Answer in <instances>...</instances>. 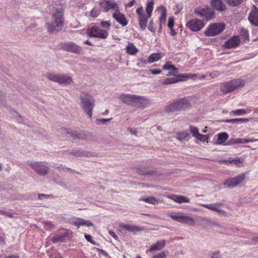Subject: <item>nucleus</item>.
<instances>
[{
    "label": "nucleus",
    "mask_w": 258,
    "mask_h": 258,
    "mask_svg": "<svg viewBox=\"0 0 258 258\" xmlns=\"http://www.w3.org/2000/svg\"><path fill=\"white\" fill-rule=\"evenodd\" d=\"M81 101V107L90 118L92 117V111L95 106V100L89 94L82 92L79 96Z\"/></svg>",
    "instance_id": "2"
},
{
    "label": "nucleus",
    "mask_w": 258,
    "mask_h": 258,
    "mask_svg": "<svg viewBox=\"0 0 258 258\" xmlns=\"http://www.w3.org/2000/svg\"><path fill=\"white\" fill-rule=\"evenodd\" d=\"M153 22L152 20H151L149 22V24L148 26V29L150 31L154 32L155 29L153 28Z\"/></svg>",
    "instance_id": "60"
},
{
    "label": "nucleus",
    "mask_w": 258,
    "mask_h": 258,
    "mask_svg": "<svg viewBox=\"0 0 258 258\" xmlns=\"http://www.w3.org/2000/svg\"><path fill=\"white\" fill-rule=\"evenodd\" d=\"M240 36L244 40H248L249 37L248 31L243 28L241 29L240 31Z\"/></svg>",
    "instance_id": "43"
},
{
    "label": "nucleus",
    "mask_w": 258,
    "mask_h": 258,
    "mask_svg": "<svg viewBox=\"0 0 258 258\" xmlns=\"http://www.w3.org/2000/svg\"><path fill=\"white\" fill-rule=\"evenodd\" d=\"M189 130L190 133L192 135V136L196 138H198L200 136L198 128L194 126L190 125L189 127Z\"/></svg>",
    "instance_id": "38"
},
{
    "label": "nucleus",
    "mask_w": 258,
    "mask_h": 258,
    "mask_svg": "<svg viewBox=\"0 0 258 258\" xmlns=\"http://www.w3.org/2000/svg\"><path fill=\"white\" fill-rule=\"evenodd\" d=\"M171 64H170L169 62H167L165 64L164 66L163 67V69L164 70H171Z\"/></svg>",
    "instance_id": "63"
},
{
    "label": "nucleus",
    "mask_w": 258,
    "mask_h": 258,
    "mask_svg": "<svg viewBox=\"0 0 258 258\" xmlns=\"http://www.w3.org/2000/svg\"><path fill=\"white\" fill-rule=\"evenodd\" d=\"M87 34L91 37L105 39L107 37L108 32L104 30L100 29L98 27L94 26L88 29Z\"/></svg>",
    "instance_id": "10"
},
{
    "label": "nucleus",
    "mask_w": 258,
    "mask_h": 258,
    "mask_svg": "<svg viewBox=\"0 0 258 258\" xmlns=\"http://www.w3.org/2000/svg\"><path fill=\"white\" fill-rule=\"evenodd\" d=\"M0 105L5 106L6 105L5 94L0 90Z\"/></svg>",
    "instance_id": "44"
},
{
    "label": "nucleus",
    "mask_w": 258,
    "mask_h": 258,
    "mask_svg": "<svg viewBox=\"0 0 258 258\" xmlns=\"http://www.w3.org/2000/svg\"><path fill=\"white\" fill-rule=\"evenodd\" d=\"M196 139L202 141L204 142L207 140L208 137L206 135H203L202 134H200V136L198 137Z\"/></svg>",
    "instance_id": "56"
},
{
    "label": "nucleus",
    "mask_w": 258,
    "mask_h": 258,
    "mask_svg": "<svg viewBox=\"0 0 258 258\" xmlns=\"http://www.w3.org/2000/svg\"><path fill=\"white\" fill-rule=\"evenodd\" d=\"M232 113L235 115H240L244 114L247 113L245 110L244 109H237L236 110L233 111Z\"/></svg>",
    "instance_id": "46"
},
{
    "label": "nucleus",
    "mask_w": 258,
    "mask_h": 258,
    "mask_svg": "<svg viewBox=\"0 0 258 258\" xmlns=\"http://www.w3.org/2000/svg\"><path fill=\"white\" fill-rule=\"evenodd\" d=\"M158 9L161 12V15H166V9L164 6H161Z\"/></svg>",
    "instance_id": "57"
},
{
    "label": "nucleus",
    "mask_w": 258,
    "mask_h": 258,
    "mask_svg": "<svg viewBox=\"0 0 258 258\" xmlns=\"http://www.w3.org/2000/svg\"><path fill=\"white\" fill-rule=\"evenodd\" d=\"M70 154L75 157H90L92 156V154L86 150H73Z\"/></svg>",
    "instance_id": "22"
},
{
    "label": "nucleus",
    "mask_w": 258,
    "mask_h": 258,
    "mask_svg": "<svg viewBox=\"0 0 258 258\" xmlns=\"http://www.w3.org/2000/svg\"><path fill=\"white\" fill-rule=\"evenodd\" d=\"M68 235V233H65L62 235L54 236L51 238V241L53 243H55L58 242H62L64 241L65 238L67 237Z\"/></svg>",
    "instance_id": "31"
},
{
    "label": "nucleus",
    "mask_w": 258,
    "mask_h": 258,
    "mask_svg": "<svg viewBox=\"0 0 258 258\" xmlns=\"http://www.w3.org/2000/svg\"><path fill=\"white\" fill-rule=\"evenodd\" d=\"M171 70H173L174 72L173 73L169 72L168 74L167 75L171 76V75H174L175 76L176 74L178 73V69L175 68L174 66L171 64Z\"/></svg>",
    "instance_id": "51"
},
{
    "label": "nucleus",
    "mask_w": 258,
    "mask_h": 258,
    "mask_svg": "<svg viewBox=\"0 0 258 258\" xmlns=\"http://www.w3.org/2000/svg\"><path fill=\"white\" fill-rule=\"evenodd\" d=\"M223 162H228L229 163H234L235 165L238 167H240L242 164V162L239 159L223 160Z\"/></svg>",
    "instance_id": "42"
},
{
    "label": "nucleus",
    "mask_w": 258,
    "mask_h": 258,
    "mask_svg": "<svg viewBox=\"0 0 258 258\" xmlns=\"http://www.w3.org/2000/svg\"><path fill=\"white\" fill-rule=\"evenodd\" d=\"M169 198L171 199L173 201L179 204L189 202V200L188 198H186V197L182 196L173 195L170 196Z\"/></svg>",
    "instance_id": "24"
},
{
    "label": "nucleus",
    "mask_w": 258,
    "mask_h": 258,
    "mask_svg": "<svg viewBox=\"0 0 258 258\" xmlns=\"http://www.w3.org/2000/svg\"><path fill=\"white\" fill-rule=\"evenodd\" d=\"M240 41L238 36H235L231 38L230 39L226 41L224 46L225 48H230L236 47L239 44Z\"/></svg>",
    "instance_id": "17"
},
{
    "label": "nucleus",
    "mask_w": 258,
    "mask_h": 258,
    "mask_svg": "<svg viewBox=\"0 0 258 258\" xmlns=\"http://www.w3.org/2000/svg\"><path fill=\"white\" fill-rule=\"evenodd\" d=\"M113 18L121 24L122 26H125L127 24V21L124 15L118 11H116L113 14Z\"/></svg>",
    "instance_id": "16"
},
{
    "label": "nucleus",
    "mask_w": 258,
    "mask_h": 258,
    "mask_svg": "<svg viewBox=\"0 0 258 258\" xmlns=\"http://www.w3.org/2000/svg\"><path fill=\"white\" fill-rule=\"evenodd\" d=\"M27 164L40 176H44L49 172L48 164L46 162L28 161Z\"/></svg>",
    "instance_id": "6"
},
{
    "label": "nucleus",
    "mask_w": 258,
    "mask_h": 258,
    "mask_svg": "<svg viewBox=\"0 0 258 258\" xmlns=\"http://www.w3.org/2000/svg\"><path fill=\"white\" fill-rule=\"evenodd\" d=\"M223 23H214L210 25L204 34L207 36H214L221 33L225 29Z\"/></svg>",
    "instance_id": "9"
},
{
    "label": "nucleus",
    "mask_w": 258,
    "mask_h": 258,
    "mask_svg": "<svg viewBox=\"0 0 258 258\" xmlns=\"http://www.w3.org/2000/svg\"><path fill=\"white\" fill-rule=\"evenodd\" d=\"M163 54L162 53H154L151 54L148 57V62L152 63L159 60L162 56Z\"/></svg>",
    "instance_id": "29"
},
{
    "label": "nucleus",
    "mask_w": 258,
    "mask_h": 258,
    "mask_svg": "<svg viewBox=\"0 0 258 258\" xmlns=\"http://www.w3.org/2000/svg\"><path fill=\"white\" fill-rule=\"evenodd\" d=\"M164 110L167 113H171L179 111L176 101L165 106Z\"/></svg>",
    "instance_id": "26"
},
{
    "label": "nucleus",
    "mask_w": 258,
    "mask_h": 258,
    "mask_svg": "<svg viewBox=\"0 0 258 258\" xmlns=\"http://www.w3.org/2000/svg\"><path fill=\"white\" fill-rule=\"evenodd\" d=\"M166 15H161L160 18V24L161 25L162 24H164L166 22Z\"/></svg>",
    "instance_id": "59"
},
{
    "label": "nucleus",
    "mask_w": 258,
    "mask_h": 258,
    "mask_svg": "<svg viewBox=\"0 0 258 258\" xmlns=\"http://www.w3.org/2000/svg\"><path fill=\"white\" fill-rule=\"evenodd\" d=\"M245 178H228L224 183L225 187L232 188L244 182Z\"/></svg>",
    "instance_id": "14"
},
{
    "label": "nucleus",
    "mask_w": 258,
    "mask_h": 258,
    "mask_svg": "<svg viewBox=\"0 0 258 258\" xmlns=\"http://www.w3.org/2000/svg\"><path fill=\"white\" fill-rule=\"evenodd\" d=\"M53 196L51 195H45V194H38V198L39 200H42L45 198H52Z\"/></svg>",
    "instance_id": "52"
},
{
    "label": "nucleus",
    "mask_w": 258,
    "mask_h": 258,
    "mask_svg": "<svg viewBox=\"0 0 258 258\" xmlns=\"http://www.w3.org/2000/svg\"><path fill=\"white\" fill-rule=\"evenodd\" d=\"M132 169L139 175L148 176H162L160 172L156 168L146 166H136Z\"/></svg>",
    "instance_id": "7"
},
{
    "label": "nucleus",
    "mask_w": 258,
    "mask_h": 258,
    "mask_svg": "<svg viewBox=\"0 0 258 258\" xmlns=\"http://www.w3.org/2000/svg\"><path fill=\"white\" fill-rule=\"evenodd\" d=\"M76 133L77 131H73L71 130H69L68 134V137L72 138L73 140L76 139Z\"/></svg>",
    "instance_id": "48"
},
{
    "label": "nucleus",
    "mask_w": 258,
    "mask_h": 258,
    "mask_svg": "<svg viewBox=\"0 0 258 258\" xmlns=\"http://www.w3.org/2000/svg\"><path fill=\"white\" fill-rule=\"evenodd\" d=\"M211 5L215 10L223 12L226 10V6L222 0H212Z\"/></svg>",
    "instance_id": "20"
},
{
    "label": "nucleus",
    "mask_w": 258,
    "mask_h": 258,
    "mask_svg": "<svg viewBox=\"0 0 258 258\" xmlns=\"http://www.w3.org/2000/svg\"><path fill=\"white\" fill-rule=\"evenodd\" d=\"M90 14H91V16L94 17V18L96 17L97 16V15H98L97 11L95 10V9H93L91 11Z\"/></svg>",
    "instance_id": "64"
},
{
    "label": "nucleus",
    "mask_w": 258,
    "mask_h": 258,
    "mask_svg": "<svg viewBox=\"0 0 258 258\" xmlns=\"http://www.w3.org/2000/svg\"><path fill=\"white\" fill-rule=\"evenodd\" d=\"M165 241L164 240L157 241L151 245L149 251L152 252L155 250H159L164 247Z\"/></svg>",
    "instance_id": "23"
},
{
    "label": "nucleus",
    "mask_w": 258,
    "mask_h": 258,
    "mask_svg": "<svg viewBox=\"0 0 258 258\" xmlns=\"http://www.w3.org/2000/svg\"><path fill=\"white\" fill-rule=\"evenodd\" d=\"M150 72L153 75H157L161 73V71L157 70V69H151L150 70Z\"/></svg>",
    "instance_id": "62"
},
{
    "label": "nucleus",
    "mask_w": 258,
    "mask_h": 258,
    "mask_svg": "<svg viewBox=\"0 0 258 258\" xmlns=\"http://www.w3.org/2000/svg\"><path fill=\"white\" fill-rule=\"evenodd\" d=\"M249 119L248 118H234V119H230L225 120L224 121L227 123H232L239 124L243 122H247L249 121Z\"/></svg>",
    "instance_id": "32"
},
{
    "label": "nucleus",
    "mask_w": 258,
    "mask_h": 258,
    "mask_svg": "<svg viewBox=\"0 0 258 258\" xmlns=\"http://www.w3.org/2000/svg\"><path fill=\"white\" fill-rule=\"evenodd\" d=\"M101 25L104 28H108L110 26V23L108 21H102L101 22Z\"/></svg>",
    "instance_id": "54"
},
{
    "label": "nucleus",
    "mask_w": 258,
    "mask_h": 258,
    "mask_svg": "<svg viewBox=\"0 0 258 258\" xmlns=\"http://www.w3.org/2000/svg\"><path fill=\"white\" fill-rule=\"evenodd\" d=\"M128 132H130V134L135 135L136 136H137V131L135 129H133L132 128H128L127 130Z\"/></svg>",
    "instance_id": "61"
},
{
    "label": "nucleus",
    "mask_w": 258,
    "mask_h": 258,
    "mask_svg": "<svg viewBox=\"0 0 258 258\" xmlns=\"http://www.w3.org/2000/svg\"><path fill=\"white\" fill-rule=\"evenodd\" d=\"M222 205V204L221 203H217L215 204H205L203 205V206L207 208L208 209L213 210L218 213H221L222 212V210L220 208V207Z\"/></svg>",
    "instance_id": "25"
},
{
    "label": "nucleus",
    "mask_w": 258,
    "mask_h": 258,
    "mask_svg": "<svg viewBox=\"0 0 258 258\" xmlns=\"http://www.w3.org/2000/svg\"><path fill=\"white\" fill-rule=\"evenodd\" d=\"M177 82L178 80L175 78H167L164 81L163 84L164 85H170Z\"/></svg>",
    "instance_id": "41"
},
{
    "label": "nucleus",
    "mask_w": 258,
    "mask_h": 258,
    "mask_svg": "<svg viewBox=\"0 0 258 258\" xmlns=\"http://www.w3.org/2000/svg\"><path fill=\"white\" fill-rule=\"evenodd\" d=\"M179 111L185 110L190 107V103L186 99L182 98L176 101Z\"/></svg>",
    "instance_id": "19"
},
{
    "label": "nucleus",
    "mask_w": 258,
    "mask_h": 258,
    "mask_svg": "<svg viewBox=\"0 0 258 258\" xmlns=\"http://www.w3.org/2000/svg\"><path fill=\"white\" fill-rule=\"evenodd\" d=\"M225 1L229 6L236 7L239 5L243 0H225Z\"/></svg>",
    "instance_id": "40"
},
{
    "label": "nucleus",
    "mask_w": 258,
    "mask_h": 258,
    "mask_svg": "<svg viewBox=\"0 0 258 258\" xmlns=\"http://www.w3.org/2000/svg\"><path fill=\"white\" fill-rule=\"evenodd\" d=\"M107 4V8L105 9V12H108L110 9H114L117 7V4L115 3H111L109 1L101 2V5Z\"/></svg>",
    "instance_id": "34"
},
{
    "label": "nucleus",
    "mask_w": 258,
    "mask_h": 258,
    "mask_svg": "<svg viewBox=\"0 0 258 258\" xmlns=\"http://www.w3.org/2000/svg\"><path fill=\"white\" fill-rule=\"evenodd\" d=\"M174 26V18L173 17H170L169 18L168 22V27L170 29L173 28Z\"/></svg>",
    "instance_id": "53"
},
{
    "label": "nucleus",
    "mask_w": 258,
    "mask_h": 258,
    "mask_svg": "<svg viewBox=\"0 0 258 258\" xmlns=\"http://www.w3.org/2000/svg\"><path fill=\"white\" fill-rule=\"evenodd\" d=\"M46 77L48 80L61 85L68 86L73 83L72 77L68 74L48 73Z\"/></svg>",
    "instance_id": "4"
},
{
    "label": "nucleus",
    "mask_w": 258,
    "mask_h": 258,
    "mask_svg": "<svg viewBox=\"0 0 258 258\" xmlns=\"http://www.w3.org/2000/svg\"><path fill=\"white\" fill-rule=\"evenodd\" d=\"M119 226V227H120L124 230H126L128 231L132 232L134 233L140 232L143 230V228L138 227L136 225L120 223Z\"/></svg>",
    "instance_id": "18"
},
{
    "label": "nucleus",
    "mask_w": 258,
    "mask_h": 258,
    "mask_svg": "<svg viewBox=\"0 0 258 258\" xmlns=\"http://www.w3.org/2000/svg\"><path fill=\"white\" fill-rule=\"evenodd\" d=\"M153 258H166V254L165 252H161L158 254L154 255Z\"/></svg>",
    "instance_id": "49"
},
{
    "label": "nucleus",
    "mask_w": 258,
    "mask_h": 258,
    "mask_svg": "<svg viewBox=\"0 0 258 258\" xmlns=\"http://www.w3.org/2000/svg\"><path fill=\"white\" fill-rule=\"evenodd\" d=\"M62 47L66 51L76 54H81L82 51V48L73 42L66 43L63 44Z\"/></svg>",
    "instance_id": "13"
},
{
    "label": "nucleus",
    "mask_w": 258,
    "mask_h": 258,
    "mask_svg": "<svg viewBox=\"0 0 258 258\" xmlns=\"http://www.w3.org/2000/svg\"><path fill=\"white\" fill-rule=\"evenodd\" d=\"M111 119V118L107 119H96V123L98 125L103 124L106 122H109Z\"/></svg>",
    "instance_id": "45"
},
{
    "label": "nucleus",
    "mask_w": 258,
    "mask_h": 258,
    "mask_svg": "<svg viewBox=\"0 0 258 258\" xmlns=\"http://www.w3.org/2000/svg\"><path fill=\"white\" fill-rule=\"evenodd\" d=\"M189 136L187 131H183L176 133V138L179 141L185 140Z\"/></svg>",
    "instance_id": "33"
},
{
    "label": "nucleus",
    "mask_w": 258,
    "mask_h": 258,
    "mask_svg": "<svg viewBox=\"0 0 258 258\" xmlns=\"http://www.w3.org/2000/svg\"><path fill=\"white\" fill-rule=\"evenodd\" d=\"M63 10L57 9L52 14L51 21L45 23V28L50 33H56L60 31L64 26Z\"/></svg>",
    "instance_id": "1"
},
{
    "label": "nucleus",
    "mask_w": 258,
    "mask_h": 258,
    "mask_svg": "<svg viewBox=\"0 0 258 258\" xmlns=\"http://www.w3.org/2000/svg\"><path fill=\"white\" fill-rule=\"evenodd\" d=\"M204 26V23L202 20L198 19L191 20L186 24V26L193 32L201 30Z\"/></svg>",
    "instance_id": "12"
},
{
    "label": "nucleus",
    "mask_w": 258,
    "mask_h": 258,
    "mask_svg": "<svg viewBox=\"0 0 258 258\" xmlns=\"http://www.w3.org/2000/svg\"><path fill=\"white\" fill-rule=\"evenodd\" d=\"M44 224L50 229H53L54 227V225L50 221H45L44 222Z\"/></svg>",
    "instance_id": "55"
},
{
    "label": "nucleus",
    "mask_w": 258,
    "mask_h": 258,
    "mask_svg": "<svg viewBox=\"0 0 258 258\" xmlns=\"http://www.w3.org/2000/svg\"><path fill=\"white\" fill-rule=\"evenodd\" d=\"M217 137L216 144L220 145L226 141L228 138V135L226 133H221L218 134Z\"/></svg>",
    "instance_id": "30"
},
{
    "label": "nucleus",
    "mask_w": 258,
    "mask_h": 258,
    "mask_svg": "<svg viewBox=\"0 0 258 258\" xmlns=\"http://www.w3.org/2000/svg\"><path fill=\"white\" fill-rule=\"evenodd\" d=\"M258 141V139H236L234 140V143L235 144H244L249 142Z\"/></svg>",
    "instance_id": "36"
},
{
    "label": "nucleus",
    "mask_w": 258,
    "mask_h": 258,
    "mask_svg": "<svg viewBox=\"0 0 258 258\" xmlns=\"http://www.w3.org/2000/svg\"><path fill=\"white\" fill-rule=\"evenodd\" d=\"M143 8L142 7H141L137 9L136 12L138 14V17L140 16L146 15V14L143 13Z\"/></svg>",
    "instance_id": "58"
},
{
    "label": "nucleus",
    "mask_w": 258,
    "mask_h": 258,
    "mask_svg": "<svg viewBox=\"0 0 258 258\" xmlns=\"http://www.w3.org/2000/svg\"><path fill=\"white\" fill-rule=\"evenodd\" d=\"M248 20L251 24L258 26V9L256 6H253L248 16Z\"/></svg>",
    "instance_id": "15"
},
{
    "label": "nucleus",
    "mask_w": 258,
    "mask_h": 258,
    "mask_svg": "<svg viewBox=\"0 0 258 258\" xmlns=\"http://www.w3.org/2000/svg\"><path fill=\"white\" fill-rule=\"evenodd\" d=\"M69 129H67L63 127L60 128L57 130V132L63 136L68 137V134Z\"/></svg>",
    "instance_id": "47"
},
{
    "label": "nucleus",
    "mask_w": 258,
    "mask_h": 258,
    "mask_svg": "<svg viewBox=\"0 0 258 258\" xmlns=\"http://www.w3.org/2000/svg\"><path fill=\"white\" fill-rule=\"evenodd\" d=\"M119 99L122 102L127 105H133L138 107L146 106L149 104L148 99L139 96L123 94L119 96Z\"/></svg>",
    "instance_id": "3"
},
{
    "label": "nucleus",
    "mask_w": 258,
    "mask_h": 258,
    "mask_svg": "<svg viewBox=\"0 0 258 258\" xmlns=\"http://www.w3.org/2000/svg\"><path fill=\"white\" fill-rule=\"evenodd\" d=\"M92 135L89 133H85L83 131L80 132H77L76 139L79 140H90L91 138Z\"/></svg>",
    "instance_id": "28"
},
{
    "label": "nucleus",
    "mask_w": 258,
    "mask_h": 258,
    "mask_svg": "<svg viewBox=\"0 0 258 258\" xmlns=\"http://www.w3.org/2000/svg\"><path fill=\"white\" fill-rule=\"evenodd\" d=\"M126 51L128 53L133 55L137 52L138 50L133 43H129L126 47Z\"/></svg>",
    "instance_id": "35"
},
{
    "label": "nucleus",
    "mask_w": 258,
    "mask_h": 258,
    "mask_svg": "<svg viewBox=\"0 0 258 258\" xmlns=\"http://www.w3.org/2000/svg\"><path fill=\"white\" fill-rule=\"evenodd\" d=\"M153 6H154V2L151 1L147 3V7H146V13L147 15H148V17H151V14L153 11Z\"/></svg>",
    "instance_id": "37"
},
{
    "label": "nucleus",
    "mask_w": 258,
    "mask_h": 258,
    "mask_svg": "<svg viewBox=\"0 0 258 258\" xmlns=\"http://www.w3.org/2000/svg\"><path fill=\"white\" fill-rule=\"evenodd\" d=\"M169 216L173 220L179 223L191 226L194 225L195 224V221L194 218L188 216L183 215L180 213L171 214L169 215Z\"/></svg>",
    "instance_id": "8"
},
{
    "label": "nucleus",
    "mask_w": 258,
    "mask_h": 258,
    "mask_svg": "<svg viewBox=\"0 0 258 258\" xmlns=\"http://www.w3.org/2000/svg\"><path fill=\"white\" fill-rule=\"evenodd\" d=\"M73 224L79 228L81 226H86L87 227H92L93 224L89 220H86L82 218H77L73 222Z\"/></svg>",
    "instance_id": "21"
},
{
    "label": "nucleus",
    "mask_w": 258,
    "mask_h": 258,
    "mask_svg": "<svg viewBox=\"0 0 258 258\" xmlns=\"http://www.w3.org/2000/svg\"><path fill=\"white\" fill-rule=\"evenodd\" d=\"M244 86V81L240 79H235L224 83L220 87V91L224 94L230 93Z\"/></svg>",
    "instance_id": "5"
},
{
    "label": "nucleus",
    "mask_w": 258,
    "mask_h": 258,
    "mask_svg": "<svg viewBox=\"0 0 258 258\" xmlns=\"http://www.w3.org/2000/svg\"><path fill=\"white\" fill-rule=\"evenodd\" d=\"M150 17H148V15L146 14L138 17V21L140 28L144 30L146 28L148 19Z\"/></svg>",
    "instance_id": "27"
},
{
    "label": "nucleus",
    "mask_w": 258,
    "mask_h": 258,
    "mask_svg": "<svg viewBox=\"0 0 258 258\" xmlns=\"http://www.w3.org/2000/svg\"><path fill=\"white\" fill-rule=\"evenodd\" d=\"M142 201L150 203L153 205H155L158 203V200L153 197H149L142 199Z\"/></svg>",
    "instance_id": "39"
},
{
    "label": "nucleus",
    "mask_w": 258,
    "mask_h": 258,
    "mask_svg": "<svg viewBox=\"0 0 258 258\" xmlns=\"http://www.w3.org/2000/svg\"><path fill=\"white\" fill-rule=\"evenodd\" d=\"M84 236L88 241L90 242L93 244H95V242L92 239V236L90 235L85 233Z\"/></svg>",
    "instance_id": "50"
},
{
    "label": "nucleus",
    "mask_w": 258,
    "mask_h": 258,
    "mask_svg": "<svg viewBox=\"0 0 258 258\" xmlns=\"http://www.w3.org/2000/svg\"><path fill=\"white\" fill-rule=\"evenodd\" d=\"M194 12L207 21L211 20L214 15V11L209 7H206L203 9H196Z\"/></svg>",
    "instance_id": "11"
}]
</instances>
